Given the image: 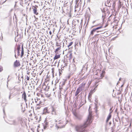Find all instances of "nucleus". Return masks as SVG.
Masks as SVG:
<instances>
[{"instance_id": "nucleus-1", "label": "nucleus", "mask_w": 132, "mask_h": 132, "mask_svg": "<svg viewBox=\"0 0 132 132\" xmlns=\"http://www.w3.org/2000/svg\"><path fill=\"white\" fill-rule=\"evenodd\" d=\"M55 122H57L55 126L57 129L63 128L68 122V121L65 119L60 120L58 122L57 120H56Z\"/></svg>"}, {"instance_id": "nucleus-2", "label": "nucleus", "mask_w": 132, "mask_h": 132, "mask_svg": "<svg viewBox=\"0 0 132 132\" xmlns=\"http://www.w3.org/2000/svg\"><path fill=\"white\" fill-rule=\"evenodd\" d=\"M92 115L90 114H89L88 115L87 119L84 122V123L83 125L86 128L88 126L90 125L92 122Z\"/></svg>"}, {"instance_id": "nucleus-3", "label": "nucleus", "mask_w": 132, "mask_h": 132, "mask_svg": "<svg viewBox=\"0 0 132 132\" xmlns=\"http://www.w3.org/2000/svg\"><path fill=\"white\" fill-rule=\"evenodd\" d=\"M86 128L83 125L77 126L75 127L76 131L78 132H86Z\"/></svg>"}, {"instance_id": "nucleus-4", "label": "nucleus", "mask_w": 132, "mask_h": 132, "mask_svg": "<svg viewBox=\"0 0 132 132\" xmlns=\"http://www.w3.org/2000/svg\"><path fill=\"white\" fill-rule=\"evenodd\" d=\"M105 72L104 70L101 71L100 70L99 72H98L96 75H97V78L99 79H102L104 76L105 74Z\"/></svg>"}, {"instance_id": "nucleus-5", "label": "nucleus", "mask_w": 132, "mask_h": 132, "mask_svg": "<svg viewBox=\"0 0 132 132\" xmlns=\"http://www.w3.org/2000/svg\"><path fill=\"white\" fill-rule=\"evenodd\" d=\"M10 123V124L14 125H17L19 123H22V121L21 119H18L17 121L15 120H13L11 121Z\"/></svg>"}, {"instance_id": "nucleus-6", "label": "nucleus", "mask_w": 132, "mask_h": 132, "mask_svg": "<svg viewBox=\"0 0 132 132\" xmlns=\"http://www.w3.org/2000/svg\"><path fill=\"white\" fill-rule=\"evenodd\" d=\"M74 115L76 117V118L79 120H81L82 119V116L77 113L76 111L73 112Z\"/></svg>"}, {"instance_id": "nucleus-7", "label": "nucleus", "mask_w": 132, "mask_h": 132, "mask_svg": "<svg viewBox=\"0 0 132 132\" xmlns=\"http://www.w3.org/2000/svg\"><path fill=\"white\" fill-rule=\"evenodd\" d=\"M14 67H20L21 64L20 61L19 60H16L14 63Z\"/></svg>"}, {"instance_id": "nucleus-8", "label": "nucleus", "mask_w": 132, "mask_h": 132, "mask_svg": "<svg viewBox=\"0 0 132 132\" xmlns=\"http://www.w3.org/2000/svg\"><path fill=\"white\" fill-rule=\"evenodd\" d=\"M38 7V6L37 5H35V6H33L32 9L34 13L36 15H38V13L37 12V7Z\"/></svg>"}, {"instance_id": "nucleus-9", "label": "nucleus", "mask_w": 132, "mask_h": 132, "mask_svg": "<svg viewBox=\"0 0 132 132\" xmlns=\"http://www.w3.org/2000/svg\"><path fill=\"white\" fill-rule=\"evenodd\" d=\"M86 84V83L85 82H83L80 85L78 88L82 90L84 88Z\"/></svg>"}, {"instance_id": "nucleus-10", "label": "nucleus", "mask_w": 132, "mask_h": 132, "mask_svg": "<svg viewBox=\"0 0 132 132\" xmlns=\"http://www.w3.org/2000/svg\"><path fill=\"white\" fill-rule=\"evenodd\" d=\"M73 42H71L69 43L67 47L68 48V50H72L73 49V47L71 46V45L73 44Z\"/></svg>"}, {"instance_id": "nucleus-11", "label": "nucleus", "mask_w": 132, "mask_h": 132, "mask_svg": "<svg viewBox=\"0 0 132 132\" xmlns=\"http://www.w3.org/2000/svg\"><path fill=\"white\" fill-rule=\"evenodd\" d=\"M22 98H23L25 102H26L27 100L26 99V93L24 92L22 94Z\"/></svg>"}, {"instance_id": "nucleus-12", "label": "nucleus", "mask_w": 132, "mask_h": 132, "mask_svg": "<svg viewBox=\"0 0 132 132\" xmlns=\"http://www.w3.org/2000/svg\"><path fill=\"white\" fill-rule=\"evenodd\" d=\"M112 112V111H111V112H110L109 113L108 116L107 117V119L106 120V122L107 123L109 121V120L110 119L111 117V113Z\"/></svg>"}, {"instance_id": "nucleus-13", "label": "nucleus", "mask_w": 132, "mask_h": 132, "mask_svg": "<svg viewBox=\"0 0 132 132\" xmlns=\"http://www.w3.org/2000/svg\"><path fill=\"white\" fill-rule=\"evenodd\" d=\"M82 90L81 89L79 88H78L77 89L76 92L75 93V95L76 96Z\"/></svg>"}, {"instance_id": "nucleus-14", "label": "nucleus", "mask_w": 132, "mask_h": 132, "mask_svg": "<svg viewBox=\"0 0 132 132\" xmlns=\"http://www.w3.org/2000/svg\"><path fill=\"white\" fill-rule=\"evenodd\" d=\"M60 55H57V54H56L54 57L53 59L54 60L56 59H57L59 58H60Z\"/></svg>"}, {"instance_id": "nucleus-15", "label": "nucleus", "mask_w": 132, "mask_h": 132, "mask_svg": "<svg viewBox=\"0 0 132 132\" xmlns=\"http://www.w3.org/2000/svg\"><path fill=\"white\" fill-rule=\"evenodd\" d=\"M20 45H17V50L18 51V55L20 53Z\"/></svg>"}, {"instance_id": "nucleus-16", "label": "nucleus", "mask_w": 132, "mask_h": 132, "mask_svg": "<svg viewBox=\"0 0 132 132\" xmlns=\"http://www.w3.org/2000/svg\"><path fill=\"white\" fill-rule=\"evenodd\" d=\"M52 113L53 114H56L55 110L53 107L52 108Z\"/></svg>"}, {"instance_id": "nucleus-17", "label": "nucleus", "mask_w": 132, "mask_h": 132, "mask_svg": "<svg viewBox=\"0 0 132 132\" xmlns=\"http://www.w3.org/2000/svg\"><path fill=\"white\" fill-rule=\"evenodd\" d=\"M41 106H39V104H37L36 106V110H38L40 109Z\"/></svg>"}, {"instance_id": "nucleus-18", "label": "nucleus", "mask_w": 132, "mask_h": 132, "mask_svg": "<svg viewBox=\"0 0 132 132\" xmlns=\"http://www.w3.org/2000/svg\"><path fill=\"white\" fill-rule=\"evenodd\" d=\"M96 29L95 28H94L90 32V34L93 35L94 34V32L96 31Z\"/></svg>"}, {"instance_id": "nucleus-19", "label": "nucleus", "mask_w": 132, "mask_h": 132, "mask_svg": "<svg viewBox=\"0 0 132 132\" xmlns=\"http://www.w3.org/2000/svg\"><path fill=\"white\" fill-rule=\"evenodd\" d=\"M22 50L21 52V58L22 57L24 54V50L23 46H22Z\"/></svg>"}, {"instance_id": "nucleus-20", "label": "nucleus", "mask_w": 132, "mask_h": 132, "mask_svg": "<svg viewBox=\"0 0 132 132\" xmlns=\"http://www.w3.org/2000/svg\"><path fill=\"white\" fill-rule=\"evenodd\" d=\"M93 94V91H90V92L89 93V95H88V97H91L92 96V94Z\"/></svg>"}, {"instance_id": "nucleus-21", "label": "nucleus", "mask_w": 132, "mask_h": 132, "mask_svg": "<svg viewBox=\"0 0 132 132\" xmlns=\"http://www.w3.org/2000/svg\"><path fill=\"white\" fill-rule=\"evenodd\" d=\"M61 49V47H60L58 48H57L54 51L56 53L58 51L60 50Z\"/></svg>"}, {"instance_id": "nucleus-22", "label": "nucleus", "mask_w": 132, "mask_h": 132, "mask_svg": "<svg viewBox=\"0 0 132 132\" xmlns=\"http://www.w3.org/2000/svg\"><path fill=\"white\" fill-rule=\"evenodd\" d=\"M56 46H59V47H61V44L60 43H59L58 42H57L56 44Z\"/></svg>"}, {"instance_id": "nucleus-23", "label": "nucleus", "mask_w": 132, "mask_h": 132, "mask_svg": "<svg viewBox=\"0 0 132 132\" xmlns=\"http://www.w3.org/2000/svg\"><path fill=\"white\" fill-rule=\"evenodd\" d=\"M37 101H38V102L39 103L38 104H39V105L40 104H42V103L43 102V101H40V99H37Z\"/></svg>"}, {"instance_id": "nucleus-24", "label": "nucleus", "mask_w": 132, "mask_h": 132, "mask_svg": "<svg viewBox=\"0 0 132 132\" xmlns=\"http://www.w3.org/2000/svg\"><path fill=\"white\" fill-rule=\"evenodd\" d=\"M72 54L71 53L69 55V59L71 60L72 58Z\"/></svg>"}, {"instance_id": "nucleus-25", "label": "nucleus", "mask_w": 132, "mask_h": 132, "mask_svg": "<svg viewBox=\"0 0 132 132\" xmlns=\"http://www.w3.org/2000/svg\"><path fill=\"white\" fill-rule=\"evenodd\" d=\"M48 110V108H46L44 109V110L46 112H47V113H48L49 111Z\"/></svg>"}, {"instance_id": "nucleus-26", "label": "nucleus", "mask_w": 132, "mask_h": 132, "mask_svg": "<svg viewBox=\"0 0 132 132\" xmlns=\"http://www.w3.org/2000/svg\"><path fill=\"white\" fill-rule=\"evenodd\" d=\"M119 7H121V2L120 0L119 1Z\"/></svg>"}, {"instance_id": "nucleus-27", "label": "nucleus", "mask_w": 132, "mask_h": 132, "mask_svg": "<svg viewBox=\"0 0 132 132\" xmlns=\"http://www.w3.org/2000/svg\"><path fill=\"white\" fill-rule=\"evenodd\" d=\"M102 27H103L102 26H101L100 27H97V28H96L95 29H96V30H97L98 29H101V28H102Z\"/></svg>"}, {"instance_id": "nucleus-28", "label": "nucleus", "mask_w": 132, "mask_h": 132, "mask_svg": "<svg viewBox=\"0 0 132 132\" xmlns=\"http://www.w3.org/2000/svg\"><path fill=\"white\" fill-rule=\"evenodd\" d=\"M3 70V67L0 66V72H1Z\"/></svg>"}, {"instance_id": "nucleus-29", "label": "nucleus", "mask_w": 132, "mask_h": 132, "mask_svg": "<svg viewBox=\"0 0 132 132\" xmlns=\"http://www.w3.org/2000/svg\"><path fill=\"white\" fill-rule=\"evenodd\" d=\"M26 79L27 80H29L30 79L29 77L28 76H27L26 77Z\"/></svg>"}, {"instance_id": "nucleus-30", "label": "nucleus", "mask_w": 132, "mask_h": 132, "mask_svg": "<svg viewBox=\"0 0 132 132\" xmlns=\"http://www.w3.org/2000/svg\"><path fill=\"white\" fill-rule=\"evenodd\" d=\"M113 6L114 7L115 6V5H116V2H114L113 3Z\"/></svg>"}, {"instance_id": "nucleus-31", "label": "nucleus", "mask_w": 132, "mask_h": 132, "mask_svg": "<svg viewBox=\"0 0 132 132\" xmlns=\"http://www.w3.org/2000/svg\"><path fill=\"white\" fill-rule=\"evenodd\" d=\"M112 107H111L110 110V112H111V111H112V112L113 111L112 110Z\"/></svg>"}, {"instance_id": "nucleus-32", "label": "nucleus", "mask_w": 132, "mask_h": 132, "mask_svg": "<svg viewBox=\"0 0 132 132\" xmlns=\"http://www.w3.org/2000/svg\"><path fill=\"white\" fill-rule=\"evenodd\" d=\"M49 34H50V35H51L52 34V32H51V31H50L49 32Z\"/></svg>"}, {"instance_id": "nucleus-33", "label": "nucleus", "mask_w": 132, "mask_h": 132, "mask_svg": "<svg viewBox=\"0 0 132 132\" xmlns=\"http://www.w3.org/2000/svg\"><path fill=\"white\" fill-rule=\"evenodd\" d=\"M65 82H63V85H65Z\"/></svg>"}, {"instance_id": "nucleus-34", "label": "nucleus", "mask_w": 132, "mask_h": 132, "mask_svg": "<svg viewBox=\"0 0 132 132\" xmlns=\"http://www.w3.org/2000/svg\"><path fill=\"white\" fill-rule=\"evenodd\" d=\"M95 26H92V27H91V28H93V27H95Z\"/></svg>"}, {"instance_id": "nucleus-35", "label": "nucleus", "mask_w": 132, "mask_h": 132, "mask_svg": "<svg viewBox=\"0 0 132 132\" xmlns=\"http://www.w3.org/2000/svg\"><path fill=\"white\" fill-rule=\"evenodd\" d=\"M121 78H120L119 79V80L120 81L121 80Z\"/></svg>"}, {"instance_id": "nucleus-36", "label": "nucleus", "mask_w": 132, "mask_h": 132, "mask_svg": "<svg viewBox=\"0 0 132 132\" xmlns=\"http://www.w3.org/2000/svg\"><path fill=\"white\" fill-rule=\"evenodd\" d=\"M37 132H39L38 129L37 130Z\"/></svg>"}, {"instance_id": "nucleus-37", "label": "nucleus", "mask_w": 132, "mask_h": 132, "mask_svg": "<svg viewBox=\"0 0 132 132\" xmlns=\"http://www.w3.org/2000/svg\"><path fill=\"white\" fill-rule=\"evenodd\" d=\"M35 102H37V101H35Z\"/></svg>"}]
</instances>
